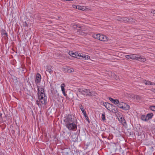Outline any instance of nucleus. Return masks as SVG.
<instances>
[{"label": "nucleus", "instance_id": "obj_1", "mask_svg": "<svg viewBox=\"0 0 155 155\" xmlns=\"http://www.w3.org/2000/svg\"><path fill=\"white\" fill-rule=\"evenodd\" d=\"M66 127L69 130L75 131L77 128L76 119L71 115L69 114L64 120Z\"/></svg>", "mask_w": 155, "mask_h": 155}, {"label": "nucleus", "instance_id": "obj_2", "mask_svg": "<svg viewBox=\"0 0 155 155\" xmlns=\"http://www.w3.org/2000/svg\"><path fill=\"white\" fill-rule=\"evenodd\" d=\"M37 88L38 90V95L40 102L42 104H46L47 97L45 94L44 89L41 86H37Z\"/></svg>", "mask_w": 155, "mask_h": 155}, {"label": "nucleus", "instance_id": "obj_3", "mask_svg": "<svg viewBox=\"0 0 155 155\" xmlns=\"http://www.w3.org/2000/svg\"><path fill=\"white\" fill-rule=\"evenodd\" d=\"M78 91L84 95L88 96H96L97 93L95 91H91L89 89L85 88H79Z\"/></svg>", "mask_w": 155, "mask_h": 155}, {"label": "nucleus", "instance_id": "obj_4", "mask_svg": "<svg viewBox=\"0 0 155 155\" xmlns=\"http://www.w3.org/2000/svg\"><path fill=\"white\" fill-rule=\"evenodd\" d=\"M125 57L127 59L136 60L142 62H144L146 61V59L144 57L140 56L137 54L126 55Z\"/></svg>", "mask_w": 155, "mask_h": 155}, {"label": "nucleus", "instance_id": "obj_5", "mask_svg": "<svg viewBox=\"0 0 155 155\" xmlns=\"http://www.w3.org/2000/svg\"><path fill=\"white\" fill-rule=\"evenodd\" d=\"M116 20L121 21H124L125 22H132L134 20L132 18H129L126 17H122L117 16L116 17Z\"/></svg>", "mask_w": 155, "mask_h": 155}, {"label": "nucleus", "instance_id": "obj_6", "mask_svg": "<svg viewBox=\"0 0 155 155\" xmlns=\"http://www.w3.org/2000/svg\"><path fill=\"white\" fill-rule=\"evenodd\" d=\"M108 39V38L106 36L102 34H99L98 40L103 41H107Z\"/></svg>", "mask_w": 155, "mask_h": 155}, {"label": "nucleus", "instance_id": "obj_7", "mask_svg": "<svg viewBox=\"0 0 155 155\" xmlns=\"http://www.w3.org/2000/svg\"><path fill=\"white\" fill-rule=\"evenodd\" d=\"M79 59H81L88 60L90 59V57L88 55L84 54L79 53Z\"/></svg>", "mask_w": 155, "mask_h": 155}, {"label": "nucleus", "instance_id": "obj_8", "mask_svg": "<svg viewBox=\"0 0 155 155\" xmlns=\"http://www.w3.org/2000/svg\"><path fill=\"white\" fill-rule=\"evenodd\" d=\"M69 54L73 57H75L77 58H79V53H74L73 51L69 52Z\"/></svg>", "mask_w": 155, "mask_h": 155}, {"label": "nucleus", "instance_id": "obj_9", "mask_svg": "<svg viewBox=\"0 0 155 155\" xmlns=\"http://www.w3.org/2000/svg\"><path fill=\"white\" fill-rule=\"evenodd\" d=\"M41 75L40 74L38 73L36 74L35 78V82L36 84L39 83L41 80Z\"/></svg>", "mask_w": 155, "mask_h": 155}, {"label": "nucleus", "instance_id": "obj_10", "mask_svg": "<svg viewBox=\"0 0 155 155\" xmlns=\"http://www.w3.org/2000/svg\"><path fill=\"white\" fill-rule=\"evenodd\" d=\"M103 105L108 110H110L112 105L110 104L107 102H104L103 104Z\"/></svg>", "mask_w": 155, "mask_h": 155}, {"label": "nucleus", "instance_id": "obj_11", "mask_svg": "<svg viewBox=\"0 0 155 155\" xmlns=\"http://www.w3.org/2000/svg\"><path fill=\"white\" fill-rule=\"evenodd\" d=\"M78 7V9L83 11H87L89 8L85 6H79Z\"/></svg>", "mask_w": 155, "mask_h": 155}, {"label": "nucleus", "instance_id": "obj_12", "mask_svg": "<svg viewBox=\"0 0 155 155\" xmlns=\"http://www.w3.org/2000/svg\"><path fill=\"white\" fill-rule=\"evenodd\" d=\"M65 86V85L64 83L62 84L61 86V91L62 92L64 96H66L67 95V94H66L65 91V89L64 88Z\"/></svg>", "mask_w": 155, "mask_h": 155}, {"label": "nucleus", "instance_id": "obj_13", "mask_svg": "<svg viewBox=\"0 0 155 155\" xmlns=\"http://www.w3.org/2000/svg\"><path fill=\"white\" fill-rule=\"evenodd\" d=\"M109 100L113 103L115 104H117L119 103V101L117 99H114L111 97H109Z\"/></svg>", "mask_w": 155, "mask_h": 155}, {"label": "nucleus", "instance_id": "obj_14", "mask_svg": "<svg viewBox=\"0 0 155 155\" xmlns=\"http://www.w3.org/2000/svg\"><path fill=\"white\" fill-rule=\"evenodd\" d=\"M125 104H123V107L122 109L125 110H127L129 109L130 107L127 104L124 103Z\"/></svg>", "mask_w": 155, "mask_h": 155}, {"label": "nucleus", "instance_id": "obj_15", "mask_svg": "<svg viewBox=\"0 0 155 155\" xmlns=\"http://www.w3.org/2000/svg\"><path fill=\"white\" fill-rule=\"evenodd\" d=\"M153 116V114L152 113H149L147 114L146 117L147 118V120L151 119Z\"/></svg>", "mask_w": 155, "mask_h": 155}, {"label": "nucleus", "instance_id": "obj_16", "mask_svg": "<svg viewBox=\"0 0 155 155\" xmlns=\"http://www.w3.org/2000/svg\"><path fill=\"white\" fill-rule=\"evenodd\" d=\"M118 107L120 108H121L122 109L123 107V105L124 104V103L120 102L119 101V103L117 104Z\"/></svg>", "mask_w": 155, "mask_h": 155}, {"label": "nucleus", "instance_id": "obj_17", "mask_svg": "<svg viewBox=\"0 0 155 155\" xmlns=\"http://www.w3.org/2000/svg\"><path fill=\"white\" fill-rule=\"evenodd\" d=\"M141 119L142 120L144 121H147V119L146 116H145L144 115H141Z\"/></svg>", "mask_w": 155, "mask_h": 155}, {"label": "nucleus", "instance_id": "obj_18", "mask_svg": "<svg viewBox=\"0 0 155 155\" xmlns=\"http://www.w3.org/2000/svg\"><path fill=\"white\" fill-rule=\"evenodd\" d=\"M100 34H94L92 35V37L98 39Z\"/></svg>", "mask_w": 155, "mask_h": 155}, {"label": "nucleus", "instance_id": "obj_19", "mask_svg": "<svg viewBox=\"0 0 155 155\" xmlns=\"http://www.w3.org/2000/svg\"><path fill=\"white\" fill-rule=\"evenodd\" d=\"M67 72L68 73L73 72L74 71V69L73 68H67L66 69Z\"/></svg>", "mask_w": 155, "mask_h": 155}, {"label": "nucleus", "instance_id": "obj_20", "mask_svg": "<svg viewBox=\"0 0 155 155\" xmlns=\"http://www.w3.org/2000/svg\"><path fill=\"white\" fill-rule=\"evenodd\" d=\"M80 108L81 109V110L83 114H86V112L85 111L84 108L82 107V105H81V106L80 107Z\"/></svg>", "mask_w": 155, "mask_h": 155}, {"label": "nucleus", "instance_id": "obj_21", "mask_svg": "<svg viewBox=\"0 0 155 155\" xmlns=\"http://www.w3.org/2000/svg\"><path fill=\"white\" fill-rule=\"evenodd\" d=\"M143 83L147 85H150L151 84V82L146 80L144 81Z\"/></svg>", "mask_w": 155, "mask_h": 155}, {"label": "nucleus", "instance_id": "obj_22", "mask_svg": "<svg viewBox=\"0 0 155 155\" xmlns=\"http://www.w3.org/2000/svg\"><path fill=\"white\" fill-rule=\"evenodd\" d=\"M149 108L151 110L155 112V106H150V107Z\"/></svg>", "mask_w": 155, "mask_h": 155}, {"label": "nucleus", "instance_id": "obj_23", "mask_svg": "<svg viewBox=\"0 0 155 155\" xmlns=\"http://www.w3.org/2000/svg\"><path fill=\"white\" fill-rule=\"evenodd\" d=\"M1 33L2 35H7V34L6 33V31L4 29H3L1 31Z\"/></svg>", "mask_w": 155, "mask_h": 155}, {"label": "nucleus", "instance_id": "obj_24", "mask_svg": "<svg viewBox=\"0 0 155 155\" xmlns=\"http://www.w3.org/2000/svg\"><path fill=\"white\" fill-rule=\"evenodd\" d=\"M102 120H105V113H103L102 114Z\"/></svg>", "mask_w": 155, "mask_h": 155}, {"label": "nucleus", "instance_id": "obj_25", "mask_svg": "<svg viewBox=\"0 0 155 155\" xmlns=\"http://www.w3.org/2000/svg\"><path fill=\"white\" fill-rule=\"evenodd\" d=\"M120 119L121 121V122L122 123V124L126 123L125 120L124 118L121 117L120 118Z\"/></svg>", "mask_w": 155, "mask_h": 155}, {"label": "nucleus", "instance_id": "obj_26", "mask_svg": "<svg viewBox=\"0 0 155 155\" xmlns=\"http://www.w3.org/2000/svg\"><path fill=\"white\" fill-rule=\"evenodd\" d=\"M78 6L79 5H73V7L74 8H76L77 9H78Z\"/></svg>", "mask_w": 155, "mask_h": 155}, {"label": "nucleus", "instance_id": "obj_27", "mask_svg": "<svg viewBox=\"0 0 155 155\" xmlns=\"http://www.w3.org/2000/svg\"><path fill=\"white\" fill-rule=\"evenodd\" d=\"M23 25L24 26L26 27L28 26V24L26 21H25L23 23Z\"/></svg>", "mask_w": 155, "mask_h": 155}, {"label": "nucleus", "instance_id": "obj_28", "mask_svg": "<svg viewBox=\"0 0 155 155\" xmlns=\"http://www.w3.org/2000/svg\"><path fill=\"white\" fill-rule=\"evenodd\" d=\"M55 96H56V98H55V99H57L59 97V94L58 93L55 94Z\"/></svg>", "mask_w": 155, "mask_h": 155}, {"label": "nucleus", "instance_id": "obj_29", "mask_svg": "<svg viewBox=\"0 0 155 155\" xmlns=\"http://www.w3.org/2000/svg\"><path fill=\"white\" fill-rule=\"evenodd\" d=\"M47 71H48V72L50 73L51 74V68H49L48 69V70H47Z\"/></svg>", "mask_w": 155, "mask_h": 155}, {"label": "nucleus", "instance_id": "obj_30", "mask_svg": "<svg viewBox=\"0 0 155 155\" xmlns=\"http://www.w3.org/2000/svg\"><path fill=\"white\" fill-rule=\"evenodd\" d=\"M40 103H39V101H38L37 100L36 101V104H37V105H38V106L39 107V104Z\"/></svg>", "mask_w": 155, "mask_h": 155}, {"label": "nucleus", "instance_id": "obj_31", "mask_svg": "<svg viewBox=\"0 0 155 155\" xmlns=\"http://www.w3.org/2000/svg\"><path fill=\"white\" fill-rule=\"evenodd\" d=\"M139 96L138 95H135L134 96V98H138Z\"/></svg>", "mask_w": 155, "mask_h": 155}, {"label": "nucleus", "instance_id": "obj_32", "mask_svg": "<svg viewBox=\"0 0 155 155\" xmlns=\"http://www.w3.org/2000/svg\"><path fill=\"white\" fill-rule=\"evenodd\" d=\"M151 12L153 14H155V10L151 11Z\"/></svg>", "mask_w": 155, "mask_h": 155}, {"label": "nucleus", "instance_id": "obj_33", "mask_svg": "<svg viewBox=\"0 0 155 155\" xmlns=\"http://www.w3.org/2000/svg\"><path fill=\"white\" fill-rule=\"evenodd\" d=\"M84 115L85 117H87L88 119V117H87V115H86V113L85 114H84Z\"/></svg>", "mask_w": 155, "mask_h": 155}, {"label": "nucleus", "instance_id": "obj_34", "mask_svg": "<svg viewBox=\"0 0 155 155\" xmlns=\"http://www.w3.org/2000/svg\"><path fill=\"white\" fill-rule=\"evenodd\" d=\"M155 83H152L151 82V84H150V85H155Z\"/></svg>", "mask_w": 155, "mask_h": 155}, {"label": "nucleus", "instance_id": "obj_35", "mask_svg": "<svg viewBox=\"0 0 155 155\" xmlns=\"http://www.w3.org/2000/svg\"><path fill=\"white\" fill-rule=\"evenodd\" d=\"M152 91L155 93V89H152Z\"/></svg>", "mask_w": 155, "mask_h": 155}, {"label": "nucleus", "instance_id": "obj_36", "mask_svg": "<svg viewBox=\"0 0 155 155\" xmlns=\"http://www.w3.org/2000/svg\"><path fill=\"white\" fill-rule=\"evenodd\" d=\"M73 0H63V1H73Z\"/></svg>", "mask_w": 155, "mask_h": 155}, {"label": "nucleus", "instance_id": "obj_37", "mask_svg": "<svg viewBox=\"0 0 155 155\" xmlns=\"http://www.w3.org/2000/svg\"><path fill=\"white\" fill-rule=\"evenodd\" d=\"M85 118H86V119L87 120H88V118H87V117H85Z\"/></svg>", "mask_w": 155, "mask_h": 155}]
</instances>
